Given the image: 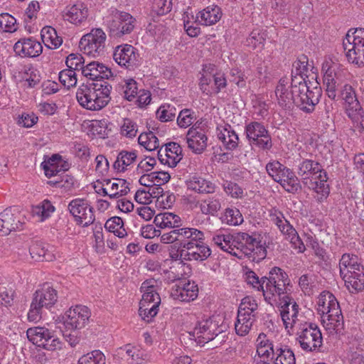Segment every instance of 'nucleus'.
I'll return each mask as SVG.
<instances>
[{
    "instance_id": "obj_39",
    "label": "nucleus",
    "mask_w": 364,
    "mask_h": 364,
    "mask_svg": "<svg viewBox=\"0 0 364 364\" xmlns=\"http://www.w3.org/2000/svg\"><path fill=\"white\" fill-rule=\"evenodd\" d=\"M136 159V151H122L118 154L114 168L117 172H124L133 166Z\"/></svg>"
},
{
    "instance_id": "obj_32",
    "label": "nucleus",
    "mask_w": 364,
    "mask_h": 364,
    "mask_svg": "<svg viewBox=\"0 0 364 364\" xmlns=\"http://www.w3.org/2000/svg\"><path fill=\"white\" fill-rule=\"evenodd\" d=\"M217 136L228 149H234L238 145L239 137L228 124H221L217 127Z\"/></svg>"
},
{
    "instance_id": "obj_34",
    "label": "nucleus",
    "mask_w": 364,
    "mask_h": 364,
    "mask_svg": "<svg viewBox=\"0 0 364 364\" xmlns=\"http://www.w3.org/2000/svg\"><path fill=\"white\" fill-rule=\"evenodd\" d=\"M207 136L202 130L191 127L187 134L186 141L188 147L195 153H200L207 146Z\"/></svg>"
},
{
    "instance_id": "obj_46",
    "label": "nucleus",
    "mask_w": 364,
    "mask_h": 364,
    "mask_svg": "<svg viewBox=\"0 0 364 364\" xmlns=\"http://www.w3.org/2000/svg\"><path fill=\"white\" fill-rule=\"evenodd\" d=\"M151 281H145L142 283L141 291L143 292L142 299L139 303L140 305H144V303H151L152 304L159 305L161 298L156 292V287L151 284Z\"/></svg>"
},
{
    "instance_id": "obj_7",
    "label": "nucleus",
    "mask_w": 364,
    "mask_h": 364,
    "mask_svg": "<svg viewBox=\"0 0 364 364\" xmlns=\"http://www.w3.org/2000/svg\"><path fill=\"white\" fill-rule=\"evenodd\" d=\"M323 85L328 97L335 100L337 88L345 80L346 70L331 58H325L321 65Z\"/></svg>"
},
{
    "instance_id": "obj_35",
    "label": "nucleus",
    "mask_w": 364,
    "mask_h": 364,
    "mask_svg": "<svg viewBox=\"0 0 364 364\" xmlns=\"http://www.w3.org/2000/svg\"><path fill=\"white\" fill-rule=\"evenodd\" d=\"M188 190L198 193H210L215 191V185L210 181L199 176H192L186 181Z\"/></svg>"
},
{
    "instance_id": "obj_37",
    "label": "nucleus",
    "mask_w": 364,
    "mask_h": 364,
    "mask_svg": "<svg viewBox=\"0 0 364 364\" xmlns=\"http://www.w3.org/2000/svg\"><path fill=\"white\" fill-rule=\"evenodd\" d=\"M170 178L171 176L167 171H152L141 176L139 182L145 187L162 186L168 183Z\"/></svg>"
},
{
    "instance_id": "obj_3",
    "label": "nucleus",
    "mask_w": 364,
    "mask_h": 364,
    "mask_svg": "<svg viewBox=\"0 0 364 364\" xmlns=\"http://www.w3.org/2000/svg\"><path fill=\"white\" fill-rule=\"evenodd\" d=\"M318 311L323 314H326L327 322L323 320L326 323V328L329 331L330 333H342L344 328L343 316L337 299L331 293L327 292L320 299Z\"/></svg>"
},
{
    "instance_id": "obj_13",
    "label": "nucleus",
    "mask_w": 364,
    "mask_h": 364,
    "mask_svg": "<svg viewBox=\"0 0 364 364\" xmlns=\"http://www.w3.org/2000/svg\"><path fill=\"white\" fill-rule=\"evenodd\" d=\"M178 231V248L188 250L194 248L200 250H210L202 231L191 228H179Z\"/></svg>"
},
{
    "instance_id": "obj_5",
    "label": "nucleus",
    "mask_w": 364,
    "mask_h": 364,
    "mask_svg": "<svg viewBox=\"0 0 364 364\" xmlns=\"http://www.w3.org/2000/svg\"><path fill=\"white\" fill-rule=\"evenodd\" d=\"M296 335V341L303 350L321 351L323 337L319 327L316 323L307 321L299 322Z\"/></svg>"
},
{
    "instance_id": "obj_53",
    "label": "nucleus",
    "mask_w": 364,
    "mask_h": 364,
    "mask_svg": "<svg viewBox=\"0 0 364 364\" xmlns=\"http://www.w3.org/2000/svg\"><path fill=\"white\" fill-rule=\"evenodd\" d=\"M105 228L119 238H122L127 235L123 220L119 217L115 216L108 219L105 223Z\"/></svg>"
},
{
    "instance_id": "obj_43",
    "label": "nucleus",
    "mask_w": 364,
    "mask_h": 364,
    "mask_svg": "<svg viewBox=\"0 0 364 364\" xmlns=\"http://www.w3.org/2000/svg\"><path fill=\"white\" fill-rule=\"evenodd\" d=\"M255 321L256 316L245 314V313H237V321L235 323L236 333L240 336H246Z\"/></svg>"
},
{
    "instance_id": "obj_64",
    "label": "nucleus",
    "mask_w": 364,
    "mask_h": 364,
    "mask_svg": "<svg viewBox=\"0 0 364 364\" xmlns=\"http://www.w3.org/2000/svg\"><path fill=\"white\" fill-rule=\"evenodd\" d=\"M59 81L60 83L67 88L73 87L77 83V77L75 71L72 69H65L59 73Z\"/></svg>"
},
{
    "instance_id": "obj_45",
    "label": "nucleus",
    "mask_w": 364,
    "mask_h": 364,
    "mask_svg": "<svg viewBox=\"0 0 364 364\" xmlns=\"http://www.w3.org/2000/svg\"><path fill=\"white\" fill-rule=\"evenodd\" d=\"M213 242L221 250H228L229 249L233 250L235 248L237 250L240 249V247L237 245L238 240L237 236H233L229 233L215 234L213 237Z\"/></svg>"
},
{
    "instance_id": "obj_28",
    "label": "nucleus",
    "mask_w": 364,
    "mask_h": 364,
    "mask_svg": "<svg viewBox=\"0 0 364 364\" xmlns=\"http://www.w3.org/2000/svg\"><path fill=\"white\" fill-rule=\"evenodd\" d=\"M82 74L90 80H98L108 79L112 73L111 70L102 63L92 61L85 65Z\"/></svg>"
},
{
    "instance_id": "obj_17",
    "label": "nucleus",
    "mask_w": 364,
    "mask_h": 364,
    "mask_svg": "<svg viewBox=\"0 0 364 364\" xmlns=\"http://www.w3.org/2000/svg\"><path fill=\"white\" fill-rule=\"evenodd\" d=\"M262 279L265 280V287L274 291L279 299L287 296L286 294L289 290L288 287L290 281L287 274L281 268L274 267L269 272V277H262Z\"/></svg>"
},
{
    "instance_id": "obj_52",
    "label": "nucleus",
    "mask_w": 364,
    "mask_h": 364,
    "mask_svg": "<svg viewBox=\"0 0 364 364\" xmlns=\"http://www.w3.org/2000/svg\"><path fill=\"white\" fill-rule=\"evenodd\" d=\"M211 252H170L173 260H200L203 261L210 257Z\"/></svg>"
},
{
    "instance_id": "obj_30",
    "label": "nucleus",
    "mask_w": 364,
    "mask_h": 364,
    "mask_svg": "<svg viewBox=\"0 0 364 364\" xmlns=\"http://www.w3.org/2000/svg\"><path fill=\"white\" fill-rule=\"evenodd\" d=\"M323 171L324 170L318 162L311 159L303 160L298 166V174L301 177L305 185H308L309 181H313L317 175Z\"/></svg>"
},
{
    "instance_id": "obj_55",
    "label": "nucleus",
    "mask_w": 364,
    "mask_h": 364,
    "mask_svg": "<svg viewBox=\"0 0 364 364\" xmlns=\"http://www.w3.org/2000/svg\"><path fill=\"white\" fill-rule=\"evenodd\" d=\"M138 142L140 146L149 151L157 149L160 146L158 138L151 132L141 134L138 137Z\"/></svg>"
},
{
    "instance_id": "obj_2",
    "label": "nucleus",
    "mask_w": 364,
    "mask_h": 364,
    "mask_svg": "<svg viewBox=\"0 0 364 364\" xmlns=\"http://www.w3.org/2000/svg\"><path fill=\"white\" fill-rule=\"evenodd\" d=\"M111 87L105 82L80 86L76 92L79 105L90 111H100L105 107L111 100Z\"/></svg>"
},
{
    "instance_id": "obj_21",
    "label": "nucleus",
    "mask_w": 364,
    "mask_h": 364,
    "mask_svg": "<svg viewBox=\"0 0 364 364\" xmlns=\"http://www.w3.org/2000/svg\"><path fill=\"white\" fill-rule=\"evenodd\" d=\"M68 209L75 221L82 226H87L94 220L92 209L86 200L76 198L71 200Z\"/></svg>"
},
{
    "instance_id": "obj_38",
    "label": "nucleus",
    "mask_w": 364,
    "mask_h": 364,
    "mask_svg": "<svg viewBox=\"0 0 364 364\" xmlns=\"http://www.w3.org/2000/svg\"><path fill=\"white\" fill-rule=\"evenodd\" d=\"M129 183L124 179L114 178L106 181L104 190L110 198L125 196L129 191Z\"/></svg>"
},
{
    "instance_id": "obj_42",
    "label": "nucleus",
    "mask_w": 364,
    "mask_h": 364,
    "mask_svg": "<svg viewBox=\"0 0 364 364\" xmlns=\"http://www.w3.org/2000/svg\"><path fill=\"white\" fill-rule=\"evenodd\" d=\"M112 124L107 119L92 120L87 123L89 132L100 138L107 137L112 131Z\"/></svg>"
},
{
    "instance_id": "obj_58",
    "label": "nucleus",
    "mask_w": 364,
    "mask_h": 364,
    "mask_svg": "<svg viewBox=\"0 0 364 364\" xmlns=\"http://www.w3.org/2000/svg\"><path fill=\"white\" fill-rule=\"evenodd\" d=\"M18 28L16 19L8 13L0 14V31L14 33Z\"/></svg>"
},
{
    "instance_id": "obj_47",
    "label": "nucleus",
    "mask_w": 364,
    "mask_h": 364,
    "mask_svg": "<svg viewBox=\"0 0 364 364\" xmlns=\"http://www.w3.org/2000/svg\"><path fill=\"white\" fill-rule=\"evenodd\" d=\"M55 211V207L47 200H44L38 205L32 208V215L37 221L43 222L48 219Z\"/></svg>"
},
{
    "instance_id": "obj_57",
    "label": "nucleus",
    "mask_w": 364,
    "mask_h": 364,
    "mask_svg": "<svg viewBox=\"0 0 364 364\" xmlns=\"http://www.w3.org/2000/svg\"><path fill=\"white\" fill-rule=\"evenodd\" d=\"M105 356L99 350H92L81 356L77 364H105Z\"/></svg>"
},
{
    "instance_id": "obj_56",
    "label": "nucleus",
    "mask_w": 364,
    "mask_h": 364,
    "mask_svg": "<svg viewBox=\"0 0 364 364\" xmlns=\"http://www.w3.org/2000/svg\"><path fill=\"white\" fill-rule=\"evenodd\" d=\"M277 357L274 359V364H296V358L293 350L284 346L276 349Z\"/></svg>"
},
{
    "instance_id": "obj_18",
    "label": "nucleus",
    "mask_w": 364,
    "mask_h": 364,
    "mask_svg": "<svg viewBox=\"0 0 364 364\" xmlns=\"http://www.w3.org/2000/svg\"><path fill=\"white\" fill-rule=\"evenodd\" d=\"M28 339L34 345L47 350L54 351L62 348L63 343L60 339H53L50 344L46 343V339L51 338L50 331L45 327L36 326L29 328L26 331Z\"/></svg>"
},
{
    "instance_id": "obj_10",
    "label": "nucleus",
    "mask_w": 364,
    "mask_h": 364,
    "mask_svg": "<svg viewBox=\"0 0 364 364\" xmlns=\"http://www.w3.org/2000/svg\"><path fill=\"white\" fill-rule=\"evenodd\" d=\"M107 35L101 28H92L82 36L80 41V48L84 54L97 58L103 55L105 48Z\"/></svg>"
},
{
    "instance_id": "obj_8",
    "label": "nucleus",
    "mask_w": 364,
    "mask_h": 364,
    "mask_svg": "<svg viewBox=\"0 0 364 364\" xmlns=\"http://www.w3.org/2000/svg\"><path fill=\"white\" fill-rule=\"evenodd\" d=\"M341 97L344 101L346 113L351 119L353 126L360 132L364 133L363 111L353 88L349 85H345L341 90Z\"/></svg>"
},
{
    "instance_id": "obj_51",
    "label": "nucleus",
    "mask_w": 364,
    "mask_h": 364,
    "mask_svg": "<svg viewBox=\"0 0 364 364\" xmlns=\"http://www.w3.org/2000/svg\"><path fill=\"white\" fill-rule=\"evenodd\" d=\"M220 220L223 223L228 225L237 226L244 221L240 211L236 208H228L221 215Z\"/></svg>"
},
{
    "instance_id": "obj_20",
    "label": "nucleus",
    "mask_w": 364,
    "mask_h": 364,
    "mask_svg": "<svg viewBox=\"0 0 364 364\" xmlns=\"http://www.w3.org/2000/svg\"><path fill=\"white\" fill-rule=\"evenodd\" d=\"M170 294L173 299L189 302L198 297V287L194 282L178 279L172 286Z\"/></svg>"
},
{
    "instance_id": "obj_40",
    "label": "nucleus",
    "mask_w": 364,
    "mask_h": 364,
    "mask_svg": "<svg viewBox=\"0 0 364 364\" xmlns=\"http://www.w3.org/2000/svg\"><path fill=\"white\" fill-rule=\"evenodd\" d=\"M41 36L44 45L49 49H57L63 43V38L52 26H45L41 29Z\"/></svg>"
},
{
    "instance_id": "obj_54",
    "label": "nucleus",
    "mask_w": 364,
    "mask_h": 364,
    "mask_svg": "<svg viewBox=\"0 0 364 364\" xmlns=\"http://www.w3.org/2000/svg\"><path fill=\"white\" fill-rule=\"evenodd\" d=\"M124 97L128 101H132L138 94L137 82L132 78L124 79L119 85Z\"/></svg>"
},
{
    "instance_id": "obj_22",
    "label": "nucleus",
    "mask_w": 364,
    "mask_h": 364,
    "mask_svg": "<svg viewBox=\"0 0 364 364\" xmlns=\"http://www.w3.org/2000/svg\"><path fill=\"white\" fill-rule=\"evenodd\" d=\"M280 314L286 328H292L302 321L298 318L299 306L289 296H283L279 299Z\"/></svg>"
},
{
    "instance_id": "obj_63",
    "label": "nucleus",
    "mask_w": 364,
    "mask_h": 364,
    "mask_svg": "<svg viewBox=\"0 0 364 364\" xmlns=\"http://www.w3.org/2000/svg\"><path fill=\"white\" fill-rule=\"evenodd\" d=\"M171 9L170 0H153L151 10V16H160L168 13Z\"/></svg>"
},
{
    "instance_id": "obj_50",
    "label": "nucleus",
    "mask_w": 364,
    "mask_h": 364,
    "mask_svg": "<svg viewBox=\"0 0 364 364\" xmlns=\"http://www.w3.org/2000/svg\"><path fill=\"white\" fill-rule=\"evenodd\" d=\"M309 70V65L308 60L306 57H301L296 60L293 64V69L291 71V79L297 78L298 77H301L302 82L304 85H307L306 78L308 77V73Z\"/></svg>"
},
{
    "instance_id": "obj_1",
    "label": "nucleus",
    "mask_w": 364,
    "mask_h": 364,
    "mask_svg": "<svg viewBox=\"0 0 364 364\" xmlns=\"http://www.w3.org/2000/svg\"><path fill=\"white\" fill-rule=\"evenodd\" d=\"M301 80L298 77L289 82L287 77L281 78L276 87L275 95L281 106L290 107L295 105L301 109L311 112L319 101L321 90L317 82L316 85L311 89L308 85L301 84Z\"/></svg>"
},
{
    "instance_id": "obj_33",
    "label": "nucleus",
    "mask_w": 364,
    "mask_h": 364,
    "mask_svg": "<svg viewBox=\"0 0 364 364\" xmlns=\"http://www.w3.org/2000/svg\"><path fill=\"white\" fill-rule=\"evenodd\" d=\"M327 174L324 171L317 175L313 181H309V184L306 185L309 188L314 191L316 194V198L320 202L326 200L330 193V188L327 183Z\"/></svg>"
},
{
    "instance_id": "obj_60",
    "label": "nucleus",
    "mask_w": 364,
    "mask_h": 364,
    "mask_svg": "<svg viewBox=\"0 0 364 364\" xmlns=\"http://www.w3.org/2000/svg\"><path fill=\"white\" fill-rule=\"evenodd\" d=\"M176 109L170 104L161 105L156 110V117L161 122L172 121L176 116Z\"/></svg>"
},
{
    "instance_id": "obj_44",
    "label": "nucleus",
    "mask_w": 364,
    "mask_h": 364,
    "mask_svg": "<svg viewBox=\"0 0 364 364\" xmlns=\"http://www.w3.org/2000/svg\"><path fill=\"white\" fill-rule=\"evenodd\" d=\"M154 222L160 228H173L181 225V218L173 213L164 212L157 214Z\"/></svg>"
},
{
    "instance_id": "obj_25",
    "label": "nucleus",
    "mask_w": 364,
    "mask_h": 364,
    "mask_svg": "<svg viewBox=\"0 0 364 364\" xmlns=\"http://www.w3.org/2000/svg\"><path fill=\"white\" fill-rule=\"evenodd\" d=\"M63 19L73 25L80 26L88 17V9L82 3L67 6L63 11Z\"/></svg>"
},
{
    "instance_id": "obj_12",
    "label": "nucleus",
    "mask_w": 364,
    "mask_h": 364,
    "mask_svg": "<svg viewBox=\"0 0 364 364\" xmlns=\"http://www.w3.org/2000/svg\"><path fill=\"white\" fill-rule=\"evenodd\" d=\"M199 88L201 92L208 96L218 94L227 86V80L222 73H211L207 67L203 69L199 80Z\"/></svg>"
},
{
    "instance_id": "obj_29",
    "label": "nucleus",
    "mask_w": 364,
    "mask_h": 364,
    "mask_svg": "<svg viewBox=\"0 0 364 364\" xmlns=\"http://www.w3.org/2000/svg\"><path fill=\"white\" fill-rule=\"evenodd\" d=\"M238 242H242L246 247L247 250H266L269 248L267 243V235L266 234H253L252 235L247 233H239L237 235Z\"/></svg>"
},
{
    "instance_id": "obj_19",
    "label": "nucleus",
    "mask_w": 364,
    "mask_h": 364,
    "mask_svg": "<svg viewBox=\"0 0 364 364\" xmlns=\"http://www.w3.org/2000/svg\"><path fill=\"white\" fill-rule=\"evenodd\" d=\"M113 58L119 65L128 69H134L140 63L137 49L129 44L117 46L114 50Z\"/></svg>"
},
{
    "instance_id": "obj_9",
    "label": "nucleus",
    "mask_w": 364,
    "mask_h": 364,
    "mask_svg": "<svg viewBox=\"0 0 364 364\" xmlns=\"http://www.w3.org/2000/svg\"><path fill=\"white\" fill-rule=\"evenodd\" d=\"M266 170L274 181L279 183L287 191L294 193L300 188L297 177L283 164L277 161L269 162Z\"/></svg>"
},
{
    "instance_id": "obj_15",
    "label": "nucleus",
    "mask_w": 364,
    "mask_h": 364,
    "mask_svg": "<svg viewBox=\"0 0 364 364\" xmlns=\"http://www.w3.org/2000/svg\"><path fill=\"white\" fill-rule=\"evenodd\" d=\"M245 134L250 143L262 149H269L272 138L265 127L257 122H252L245 127Z\"/></svg>"
},
{
    "instance_id": "obj_27",
    "label": "nucleus",
    "mask_w": 364,
    "mask_h": 364,
    "mask_svg": "<svg viewBox=\"0 0 364 364\" xmlns=\"http://www.w3.org/2000/svg\"><path fill=\"white\" fill-rule=\"evenodd\" d=\"M41 167L44 171L45 175L48 178H51L60 171L68 170L70 164L61 156L53 154L51 157L45 159L41 163Z\"/></svg>"
},
{
    "instance_id": "obj_11",
    "label": "nucleus",
    "mask_w": 364,
    "mask_h": 364,
    "mask_svg": "<svg viewBox=\"0 0 364 364\" xmlns=\"http://www.w3.org/2000/svg\"><path fill=\"white\" fill-rule=\"evenodd\" d=\"M106 22L110 33L114 36L121 37L133 31L136 19L129 13L114 9L112 11L110 16L107 17Z\"/></svg>"
},
{
    "instance_id": "obj_14",
    "label": "nucleus",
    "mask_w": 364,
    "mask_h": 364,
    "mask_svg": "<svg viewBox=\"0 0 364 364\" xmlns=\"http://www.w3.org/2000/svg\"><path fill=\"white\" fill-rule=\"evenodd\" d=\"M223 332V326L219 325L218 321L209 318L198 322L193 331V335L196 336L197 343L203 346Z\"/></svg>"
},
{
    "instance_id": "obj_62",
    "label": "nucleus",
    "mask_w": 364,
    "mask_h": 364,
    "mask_svg": "<svg viewBox=\"0 0 364 364\" xmlns=\"http://www.w3.org/2000/svg\"><path fill=\"white\" fill-rule=\"evenodd\" d=\"M195 112L190 109H182L177 117V124L181 128H188L193 124L196 120Z\"/></svg>"
},
{
    "instance_id": "obj_4",
    "label": "nucleus",
    "mask_w": 364,
    "mask_h": 364,
    "mask_svg": "<svg viewBox=\"0 0 364 364\" xmlns=\"http://www.w3.org/2000/svg\"><path fill=\"white\" fill-rule=\"evenodd\" d=\"M58 300L57 291L48 284L38 289L33 294L30 309L28 312V320L37 322L42 317L43 309H49L54 306Z\"/></svg>"
},
{
    "instance_id": "obj_61",
    "label": "nucleus",
    "mask_w": 364,
    "mask_h": 364,
    "mask_svg": "<svg viewBox=\"0 0 364 364\" xmlns=\"http://www.w3.org/2000/svg\"><path fill=\"white\" fill-rule=\"evenodd\" d=\"M220 200L215 197L208 198L200 204L201 212L205 215H214L220 210Z\"/></svg>"
},
{
    "instance_id": "obj_26",
    "label": "nucleus",
    "mask_w": 364,
    "mask_h": 364,
    "mask_svg": "<svg viewBox=\"0 0 364 364\" xmlns=\"http://www.w3.org/2000/svg\"><path fill=\"white\" fill-rule=\"evenodd\" d=\"M158 155L162 164L175 167L182 159V149L178 144L170 142L159 151Z\"/></svg>"
},
{
    "instance_id": "obj_6",
    "label": "nucleus",
    "mask_w": 364,
    "mask_h": 364,
    "mask_svg": "<svg viewBox=\"0 0 364 364\" xmlns=\"http://www.w3.org/2000/svg\"><path fill=\"white\" fill-rule=\"evenodd\" d=\"M346 57L349 63L364 66V29L348 31L343 41Z\"/></svg>"
},
{
    "instance_id": "obj_41",
    "label": "nucleus",
    "mask_w": 364,
    "mask_h": 364,
    "mask_svg": "<svg viewBox=\"0 0 364 364\" xmlns=\"http://www.w3.org/2000/svg\"><path fill=\"white\" fill-rule=\"evenodd\" d=\"M340 274H346L348 270L360 271L363 270L358 257L353 253H345L342 255L339 262Z\"/></svg>"
},
{
    "instance_id": "obj_31",
    "label": "nucleus",
    "mask_w": 364,
    "mask_h": 364,
    "mask_svg": "<svg viewBox=\"0 0 364 364\" xmlns=\"http://www.w3.org/2000/svg\"><path fill=\"white\" fill-rule=\"evenodd\" d=\"M223 15L221 9L217 5H210L196 14V21L201 25L209 26L220 21Z\"/></svg>"
},
{
    "instance_id": "obj_16",
    "label": "nucleus",
    "mask_w": 364,
    "mask_h": 364,
    "mask_svg": "<svg viewBox=\"0 0 364 364\" xmlns=\"http://www.w3.org/2000/svg\"><path fill=\"white\" fill-rule=\"evenodd\" d=\"M269 217L279 230L290 240L294 249L301 250H305L303 242L299 237L297 232L293 226L285 219L283 213L276 208H272L269 210Z\"/></svg>"
},
{
    "instance_id": "obj_24",
    "label": "nucleus",
    "mask_w": 364,
    "mask_h": 364,
    "mask_svg": "<svg viewBox=\"0 0 364 364\" xmlns=\"http://www.w3.org/2000/svg\"><path fill=\"white\" fill-rule=\"evenodd\" d=\"M14 50L22 58H35L42 53L43 47L39 41L30 37L18 40L14 46Z\"/></svg>"
},
{
    "instance_id": "obj_48",
    "label": "nucleus",
    "mask_w": 364,
    "mask_h": 364,
    "mask_svg": "<svg viewBox=\"0 0 364 364\" xmlns=\"http://www.w3.org/2000/svg\"><path fill=\"white\" fill-rule=\"evenodd\" d=\"M266 37L265 31L262 28L256 27L246 39V45L252 49L261 50L264 46Z\"/></svg>"
},
{
    "instance_id": "obj_59",
    "label": "nucleus",
    "mask_w": 364,
    "mask_h": 364,
    "mask_svg": "<svg viewBox=\"0 0 364 364\" xmlns=\"http://www.w3.org/2000/svg\"><path fill=\"white\" fill-rule=\"evenodd\" d=\"M24 259L28 262H51L55 259L53 252H24Z\"/></svg>"
},
{
    "instance_id": "obj_36",
    "label": "nucleus",
    "mask_w": 364,
    "mask_h": 364,
    "mask_svg": "<svg viewBox=\"0 0 364 364\" xmlns=\"http://www.w3.org/2000/svg\"><path fill=\"white\" fill-rule=\"evenodd\" d=\"M345 281V284L350 292H356L364 289L363 270H348L346 274L341 275Z\"/></svg>"
},
{
    "instance_id": "obj_23",
    "label": "nucleus",
    "mask_w": 364,
    "mask_h": 364,
    "mask_svg": "<svg viewBox=\"0 0 364 364\" xmlns=\"http://www.w3.org/2000/svg\"><path fill=\"white\" fill-rule=\"evenodd\" d=\"M90 315V311L87 306H76L68 311V318L65 321V324L68 328L81 329L87 323Z\"/></svg>"
},
{
    "instance_id": "obj_49",
    "label": "nucleus",
    "mask_w": 364,
    "mask_h": 364,
    "mask_svg": "<svg viewBox=\"0 0 364 364\" xmlns=\"http://www.w3.org/2000/svg\"><path fill=\"white\" fill-rule=\"evenodd\" d=\"M257 354L259 358H269L271 355H274L276 352L274 346L266 334L261 333L257 338Z\"/></svg>"
}]
</instances>
